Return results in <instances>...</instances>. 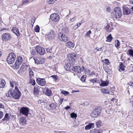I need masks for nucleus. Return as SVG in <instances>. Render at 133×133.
<instances>
[{
    "label": "nucleus",
    "mask_w": 133,
    "mask_h": 133,
    "mask_svg": "<svg viewBox=\"0 0 133 133\" xmlns=\"http://www.w3.org/2000/svg\"><path fill=\"white\" fill-rule=\"evenodd\" d=\"M122 15L121 10L119 7H117L114 9L113 15L115 18H119Z\"/></svg>",
    "instance_id": "f257e3e1"
},
{
    "label": "nucleus",
    "mask_w": 133,
    "mask_h": 133,
    "mask_svg": "<svg viewBox=\"0 0 133 133\" xmlns=\"http://www.w3.org/2000/svg\"><path fill=\"white\" fill-rule=\"evenodd\" d=\"M16 58L15 54L12 52L11 53L9 54L7 57V62L9 64H12L15 61Z\"/></svg>",
    "instance_id": "f03ea898"
},
{
    "label": "nucleus",
    "mask_w": 133,
    "mask_h": 133,
    "mask_svg": "<svg viewBox=\"0 0 133 133\" xmlns=\"http://www.w3.org/2000/svg\"><path fill=\"white\" fill-rule=\"evenodd\" d=\"M101 111V107L99 106L95 108L91 113V116L93 117H97L100 114Z\"/></svg>",
    "instance_id": "7ed1b4c3"
},
{
    "label": "nucleus",
    "mask_w": 133,
    "mask_h": 133,
    "mask_svg": "<svg viewBox=\"0 0 133 133\" xmlns=\"http://www.w3.org/2000/svg\"><path fill=\"white\" fill-rule=\"evenodd\" d=\"M22 62V58L20 56L18 57L17 58V60L13 67L14 69H18L19 65L21 64Z\"/></svg>",
    "instance_id": "20e7f679"
},
{
    "label": "nucleus",
    "mask_w": 133,
    "mask_h": 133,
    "mask_svg": "<svg viewBox=\"0 0 133 133\" xmlns=\"http://www.w3.org/2000/svg\"><path fill=\"white\" fill-rule=\"evenodd\" d=\"M33 59L35 61V63L37 64H42L45 61L44 58L42 57H35Z\"/></svg>",
    "instance_id": "39448f33"
},
{
    "label": "nucleus",
    "mask_w": 133,
    "mask_h": 133,
    "mask_svg": "<svg viewBox=\"0 0 133 133\" xmlns=\"http://www.w3.org/2000/svg\"><path fill=\"white\" fill-rule=\"evenodd\" d=\"M37 53L40 55H43L45 53V50L44 49L39 46H37L35 48Z\"/></svg>",
    "instance_id": "423d86ee"
},
{
    "label": "nucleus",
    "mask_w": 133,
    "mask_h": 133,
    "mask_svg": "<svg viewBox=\"0 0 133 133\" xmlns=\"http://www.w3.org/2000/svg\"><path fill=\"white\" fill-rule=\"evenodd\" d=\"M14 98L15 99H18L19 98L21 95V92L18 90V87L16 86L15 87V90Z\"/></svg>",
    "instance_id": "0eeeda50"
},
{
    "label": "nucleus",
    "mask_w": 133,
    "mask_h": 133,
    "mask_svg": "<svg viewBox=\"0 0 133 133\" xmlns=\"http://www.w3.org/2000/svg\"><path fill=\"white\" fill-rule=\"evenodd\" d=\"M51 19L53 21L58 22L59 19V16L57 14H51L50 16Z\"/></svg>",
    "instance_id": "6e6552de"
},
{
    "label": "nucleus",
    "mask_w": 133,
    "mask_h": 133,
    "mask_svg": "<svg viewBox=\"0 0 133 133\" xmlns=\"http://www.w3.org/2000/svg\"><path fill=\"white\" fill-rule=\"evenodd\" d=\"M59 38L61 41L67 42L68 40V37L64 34L60 32L58 34Z\"/></svg>",
    "instance_id": "1a4fd4ad"
},
{
    "label": "nucleus",
    "mask_w": 133,
    "mask_h": 133,
    "mask_svg": "<svg viewBox=\"0 0 133 133\" xmlns=\"http://www.w3.org/2000/svg\"><path fill=\"white\" fill-rule=\"evenodd\" d=\"M46 37L49 40L53 39L55 37V34L54 31L52 30L48 34L46 35Z\"/></svg>",
    "instance_id": "9d476101"
},
{
    "label": "nucleus",
    "mask_w": 133,
    "mask_h": 133,
    "mask_svg": "<svg viewBox=\"0 0 133 133\" xmlns=\"http://www.w3.org/2000/svg\"><path fill=\"white\" fill-rule=\"evenodd\" d=\"M37 83L41 86H44L46 85V82L45 78H37L36 80Z\"/></svg>",
    "instance_id": "9b49d317"
},
{
    "label": "nucleus",
    "mask_w": 133,
    "mask_h": 133,
    "mask_svg": "<svg viewBox=\"0 0 133 133\" xmlns=\"http://www.w3.org/2000/svg\"><path fill=\"white\" fill-rule=\"evenodd\" d=\"M29 111V108L24 107L21 108L20 110V112L23 115H25L26 116H28Z\"/></svg>",
    "instance_id": "f8f14e48"
},
{
    "label": "nucleus",
    "mask_w": 133,
    "mask_h": 133,
    "mask_svg": "<svg viewBox=\"0 0 133 133\" xmlns=\"http://www.w3.org/2000/svg\"><path fill=\"white\" fill-rule=\"evenodd\" d=\"M11 36L8 33H5L2 34V39L5 41H7L11 38Z\"/></svg>",
    "instance_id": "ddd939ff"
},
{
    "label": "nucleus",
    "mask_w": 133,
    "mask_h": 133,
    "mask_svg": "<svg viewBox=\"0 0 133 133\" xmlns=\"http://www.w3.org/2000/svg\"><path fill=\"white\" fill-rule=\"evenodd\" d=\"M69 59L72 62L75 61L76 58V55L74 53H70L69 54Z\"/></svg>",
    "instance_id": "4468645a"
},
{
    "label": "nucleus",
    "mask_w": 133,
    "mask_h": 133,
    "mask_svg": "<svg viewBox=\"0 0 133 133\" xmlns=\"http://www.w3.org/2000/svg\"><path fill=\"white\" fill-rule=\"evenodd\" d=\"M72 70L78 73H80L82 71V68L80 66H75L73 67Z\"/></svg>",
    "instance_id": "2eb2a0df"
},
{
    "label": "nucleus",
    "mask_w": 133,
    "mask_h": 133,
    "mask_svg": "<svg viewBox=\"0 0 133 133\" xmlns=\"http://www.w3.org/2000/svg\"><path fill=\"white\" fill-rule=\"evenodd\" d=\"M14 91L15 90H10L8 92V93L6 94V96L8 97L14 98Z\"/></svg>",
    "instance_id": "dca6fc26"
},
{
    "label": "nucleus",
    "mask_w": 133,
    "mask_h": 133,
    "mask_svg": "<svg viewBox=\"0 0 133 133\" xmlns=\"http://www.w3.org/2000/svg\"><path fill=\"white\" fill-rule=\"evenodd\" d=\"M26 118L23 117H21L19 119V123L20 124L22 125H24L26 124Z\"/></svg>",
    "instance_id": "f3484780"
},
{
    "label": "nucleus",
    "mask_w": 133,
    "mask_h": 133,
    "mask_svg": "<svg viewBox=\"0 0 133 133\" xmlns=\"http://www.w3.org/2000/svg\"><path fill=\"white\" fill-rule=\"evenodd\" d=\"M123 10L124 13L125 15H129L131 13L130 9H129L126 6L123 7Z\"/></svg>",
    "instance_id": "a211bd4d"
},
{
    "label": "nucleus",
    "mask_w": 133,
    "mask_h": 133,
    "mask_svg": "<svg viewBox=\"0 0 133 133\" xmlns=\"http://www.w3.org/2000/svg\"><path fill=\"white\" fill-rule=\"evenodd\" d=\"M94 127V123H90L88 124V125L85 127V130H87L93 128Z\"/></svg>",
    "instance_id": "6ab92c4d"
},
{
    "label": "nucleus",
    "mask_w": 133,
    "mask_h": 133,
    "mask_svg": "<svg viewBox=\"0 0 133 133\" xmlns=\"http://www.w3.org/2000/svg\"><path fill=\"white\" fill-rule=\"evenodd\" d=\"M12 31L17 36H18L20 35V34L18 28H14L12 29Z\"/></svg>",
    "instance_id": "aec40b11"
},
{
    "label": "nucleus",
    "mask_w": 133,
    "mask_h": 133,
    "mask_svg": "<svg viewBox=\"0 0 133 133\" xmlns=\"http://www.w3.org/2000/svg\"><path fill=\"white\" fill-rule=\"evenodd\" d=\"M39 86L36 85L35 86L34 88V93L35 95H37L39 93Z\"/></svg>",
    "instance_id": "412c9836"
},
{
    "label": "nucleus",
    "mask_w": 133,
    "mask_h": 133,
    "mask_svg": "<svg viewBox=\"0 0 133 133\" xmlns=\"http://www.w3.org/2000/svg\"><path fill=\"white\" fill-rule=\"evenodd\" d=\"M66 46L70 48H72L74 47V44L71 42H68L66 44Z\"/></svg>",
    "instance_id": "4be33fe9"
},
{
    "label": "nucleus",
    "mask_w": 133,
    "mask_h": 133,
    "mask_svg": "<svg viewBox=\"0 0 133 133\" xmlns=\"http://www.w3.org/2000/svg\"><path fill=\"white\" fill-rule=\"evenodd\" d=\"M64 68L66 71H69L71 69L72 66H71L70 64L68 63L65 65Z\"/></svg>",
    "instance_id": "5701e85b"
},
{
    "label": "nucleus",
    "mask_w": 133,
    "mask_h": 133,
    "mask_svg": "<svg viewBox=\"0 0 133 133\" xmlns=\"http://www.w3.org/2000/svg\"><path fill=\"white\" fill-rule=\"evenodd\" d=\"M6 84L5 81L3 79H0V88H4Z\"/></svg>",
    "instance_id": "b1692460"
},
{
    "label": "nucleus",
    "mask_w": 133,
    "mask_h": 133,
    "mask_svg": "<svg viewBox=\"0 0 133 133\" xmlns=\"http://www.w3.org/2000/svg\"><path fill=\"white\" fill-rule=\"evenodd\" d=\"M109 83V82L108 81H104L101 80V84H100V86L103 87L107 86L108 85Z\"/></svg>",
    "instance_id": "393cba45"
},
{
    "label": "nucleus",
    "mask_w": 133,
    "mask_h": 133,
    "mask_svg": "<svg viewBox=\"0 0 133 133\" xmlns=\"http://www.w3.org/2000/svg\"><path fill=\"white\" fill-rule=\"evenodd\" d=\"M29 76L31 78H32L34 76V73L31 68H29Z\"/></svg>",
    "instance_id": "a878e982"
},
{
    "label": "nucleus",
    "mask_w": 133,
    "mask_h": 133,
    "mask_svg": "<svg viewBox=\"0 0 133 133\" xmlns=\"http://www.w3.org/2000/svg\"><path fill=\"white\" fill-rule=\"evenodd\" d=\"M10 86L12 88H13L15 86H17V84L15 81H14L12 80H10Z\"/></svg>",
    "instance_id": "bb28decb"
},
{
    "label": "nucleus",
    "mask_w": 133,
    "mask_h": 133,
    "mask_svg": "<svg viewBox=\"0 0 133 133\" xmlns=\"http://www.w3.org/2000/svg\"><path fill=\"white\" fill-rule=\"evenodd\" d=\"M119 68L118 69V70L121 72L122 71H123L124 70V66L123 64L122 63H121L119 65Z\"/></svg>",
    "instance_id": "cd10ccee"
},
{
    "label": "nucleus",
    "mask_w": 133,
    "mask_h": 133,
    "mask_svg": "<svg viewBox=\"0 0 133 133\" xmlns=\"http://www.w3.org/2000/svg\"><path fill=\"white\" fill-rule=\"evenodd\" d=\"M45 93V94L48 96H50L52 94L51 91L48 89L46 90Z\"/></svg>",
    "instance_id": "c85d7f7f"
},
{
    "label": "nucleus",
    "mask_w": 133,
    "mask_h": 133,
    "mask_svg": "<svg viewBox=\"0 0 133 133\" xmlns=\"http://www.w3.org/2000/svg\"><path fill=\"white\" fill-rule=\"evenodd\" d=\"M27 67L25 65H22L20 68V70L22 72H24L26 69Z\"/></svg>",
    "instance_id": "c756f323"
},
{
    "label": "nucleus",
    "mask_w": 133,
    "mask_h": 133,
    "mask_svg": "<svg viewBox=\"0 0 133 133\" xmlns=\"http://www.w3.org/2000/svg\"><path fill=\"white\" fill-rule=\"evenodd\" d=\"M112 37L111 36V34H110L108 36H107V41L109 42H111L112 39Z\"/></svg>",
    "instance_id": "7c9ffc66"
},
{
    "label": "nucleus",
    "mask_w": 133,
    "mask_h": 133,
    "mask_svg": "<svg viewBox=\"0 0 133 133\" xmlns=\"http://www.w3.org/2000/svg\"><path fill=\"white\" fill-rule=\"evenodd\" d=\"M86 76L84 75L81 78V79L83 82H84L85 81Z\"/></svg>",
    "instance_id": "2f4dec72"
},
{
    "label": "nucleus",
    "mask_w": 133,
    "mask_h": 133,
    "mask_svg": "<svg viewBox=\"0 0 133 133\" xmlns=\"http://www.w3.org/2000/svg\"><path fill=\"white\" fill-rule=\"evenodd\" d=\"M39 27L38 25L36 26L34 28V29L36 32H39Z\"/></svg>",
    "instance_id": "473e14b6"
},
{
    "label": "nucleus",
    "mask_w": 133,
    "mask_h": 133,
    "mask_svg": "<svg viewBox=\"0 0 133 133\" xmlns=\"http://www.w3.org/2000/svg\"><path fill=\"white\" fill-rule=\"evenodd\" d=\"M96 124L97 127L99 128L101 126V121H98L96 123Z\"/></svg>",
    "instance_id": "72a5a7b5"
},
{
    "label": "nucleus",
    "mask_w": 133,
    "mask_h": 133,
    "mask_svg": "<svg viewBox=\"0 0 133 133\" xmlns=\"http://www.w3.org/2000/svg\"><path fill=\"white\" fill-rule=\"evenodd\" d=\"M120 45V43L119 41L117 40L115 41V45L116 47L118 48Z\"/></svg>",
    "instance_id": "f704fd0d"
},
{
    "label": "nucleus",
    "mask_w": 133,
    "mask_h": 133,
    "mask_svg": "<svg viewBox=\"0 0 133 133\" xmlns=\"http://www.w3.org/2000/svg\"><path fill=\"white\" fill-rule=\"evenodd\" d=\"M50 107L52 109H54L55 108L56 106L54 103H52L51 104L49 105Z\"/></svg>",
    "instance_id": "c9c22d12"
},
{
    "label": "nucleus",
    "mask_w": 133,
    "mask_h": 133,
    "mask_svg": "<svg viewBox=\"0 0 133 133\" xmlns=\"http://www.w3.org/2000/svg\"><path fill=\"white\" fill-rule=\"evenodd\" d=\"M108 91L109 90H107L102 89L101 90V91L102 93H103L106 94H108Z\"/></svg>",
    "instance_id": "e433bc0d"
},
{
    "label": "nucleus",
    "mask_w": 133,
    "mask_h": 133,
    "mask_svg": "<svg viewBox=\"0 0 133 133\" xmlns=\"http://www.w3.org/2000/svg\"><path fill=\"white\" fill-rule=\"evenodd\" d=\"M62 31H63L65 33L67 32L68 31V28L66 27H63L62 28Z\"/></svg>",
    "instance_id": "4c0bfd02"
},
{
    "label": "nucleus",
    "mask_w": 133,
    "mask_h": 133,
    "mask_svg": "<svg viewBox=\"0 0 133 133\" xmlns=\"http://www.w3.org/2000/svg\"><path fill=\"white\" fill-rule=\"evenodd\" d=\"M9 118V114H6L5 115L4 117V119H3V121L7 120Z\"/></svg>",
    "instance_id": "58836bf2"
},
{
    "label": "nucleus",
    "mask_w": 133,
    "mask_h": 133,
    "mask_svg": "<svg viewBox=\"0 0 133 133\" xmlns=\"http://www.w3.org/2000/svg\"><path fill=\"white\" fill-rule=\"evenodd\" d=\"M57 75H54L51 76L50 77L52 78L54 81H56L57 79Z\"/></svg>",
    "instance_id": "ea45409f"
},
{
    "label": "nucleus",
    "mask_w": 133,
    "mask_h": 133,
    "mask_svg": "<svg viewBox=\"0 0 133 133\" xmlns=\"http://www.w3.org/2000/svg\"><path fill=\"white\" fill-rule=\"evenodd\" d=\"M71 117V118H73L75 117V118L77 117V115L76 114L74 113H72L70 114Z\"/></svg>",
    "instance_id": "a19ab883"
},
{
    "label": "nucleus",
    "mask_w": 133,
    "mask_h": 133,
    "mask_svg": "<svg viewBox=\"0 0 133 133\" xmlns=\"http://www.w3.org/2000/svg\"><path fill=\"white\" fill-rule=\"evenodd\" d=\"M67 99H64L63 98H61L60 100H58L59 102L60 103V104H61L63 102H64V101H67Z\"/></svg>",
    "instance_id": "79ce46f5"
},
{
    "label": "nucleus",
    "mask_w": 133,
    "mask_h": 133,
    "mask_svg": "<svg viewBox=\"0 0 133 133\" xmlns=\"http://www.w3.org/2000/svg\"><path fill=\"white\" fill-rule=\"evenodd\" d=\"M31 53L32 55L35 56L36 54L35 50L32 49L31 51Z\"/></svg>",
    "instance_id": "37998d69"
},
{
    "label": "nucleus",
    "mask_w": 133,
    "mask_h": 133,
    "mask_svg": "<svg viewBox=\"0 0 133 133\" xmlns=\"http://www.w3.org/2000/svg\"><path fill=\"white\" fill-rule=\"evenodd\" d=\"M55 0H49L48 1V3L49 4H53L55 2Z\"/></svg>",
    "instance_id": "c03bdc74"
},
{
    "label": "nucleus",
    "mask_w": 133,
    "mask_h": 133,
    "mask_svg": "<svg viewBox=\"0 0 133 133\" xmlns=\"http://www.w3.org/2000/svg\"><path fill=\"white\" fill-rule=\"evenodd\" d=\"M61 93L65 95H68L69 94V93L68 92L65 91H61Z\"/></svg>",
    "instance_id": "a18cd8bd"
},
{
    "label": "nucleus",
    "mask_w": 133,
    "mask_h": 133,
    "mask_svg": "<svg viewBox=\"0 0 133 133\" xmlns=\"http://www.w3.org/2000/svg\"><path fill=\"white\" fill-rule=\"evenodd\" d=\"M91 82L94 83H96L97 82L96 78H94L93 79H91L89 80Z\"/></svg>",
    "instance_id": "49530a36"
},
{
    "label": "nucleus",
    "mask_w": 133,
    "mask_h": 133,
    "mask_svg": "<svg viewBox=\"0 0 133 133\" xmlns=\"http://www.w3.org/2000/svg\"><path fill=\"white\" fill-rule=\"evenodd\" d=\"M129 54L133 57V50L131 49H130L129 51Z\"/></svg>",
    "instance_id": "de8ad7c7"
},
{
    "label": "nucleus",
    "mask_w": 133,
    "mask_h": 133,
    "mask_svg": "<svg viewBox=\"0 0 133 133\" xmlns=\"http://www.w3.org/2000/svg\"><path fill=\"white\" fill-rule=\"evenodd\" d=\"M104 63L106 64L107 65H109V60L107 59H105Z\"/></svg>",
    "instance_id": "09e8293b"
},
{
    "label": "nucleus",
    "mask_w": 133,
    "mask_h": 133,
    "mask_svg": "<svg viewBox=\"0 0 133 133\" xmlns=\"http://www.w3.org/2000/svg\"><path fill=\"white\" fill-rule=\"evenodd\" d=\"M29 1V0H25L23 1L22 2V4H27Z\"/></svg>",
    "instance_id": "8fccbe9b"
},
{
    "label": "nucleus",
    "mask_w": 133,
    "mask_h": 133,
    "mask_svg": "<svg viewBox=\"0 0 133 133\" xmlns=\"http://www.w3.org/2000/svg\"><path fill=\"white\" fill-rule=\"evenodd\" d=\"M30 82L31 84H32V85H35V81L34 80H31L30 81Z\"/></svg>",
    "instance_id": "3c124183"
},
{
    "label": "nucleus",
    "mask_w": 133,
    "mask_h": 133,
    "mask_svg": "<svg viewBox=\"0 0 133 133\" xmlns=\"http://www.w3.org/2000/svg\"><path fill=\"white\" fill-rule=\"evenodd\" d=\"M91 31L90 30L87 31V33L85 34V35L87 36H89L90 34L91 33Z\"/></svg>",
    "instance_id": "603ef678"
},
{
    "label": "nucleus",
    "mask_w": 133,
    "mask_h": 133,
    "mask_svg": "<svg viewBox=\"0 0 133 133\" xmlns=\"http://www.w3.org/2000/svg\"><path fill=\"white\" fill-rule=\"evenodd\" d=\"M3 113L2 111H0V119H1L3 117Z\"/></svg>",
    "instance_id": "864d4df0"
},
{
    "label": "nucleus",
    "mask_w": 133,
    "mask_h": 133,
    "mask_svg": "<svg viewBox=\"0 0 133 133\" xmlns=\"http://www.w3.org/2000/svg\"><path fill=\"white\" fill-rule=\"evenodd\" d=\"M46 51L48 52H51L52 49L50 48H48L46 49Z\"/></svg>",
    "instance_id": "5fc2aeb1"
},
{
    "label": "nucleus",
    "mask_w": 133,
    "mask_h": 133,
    "mask_svg": "<svg viewBox=\"0 0 133 133\" xmlns=\"http://www.w3.org/2000/svg\"><path fill=\"white\" fill-rule=\"evenodd\" d=\"M108 94L111 95H113L114 94V93L113 92H112L111 91H108Z\"/></svg>",
    "instance_id": "6e6d98bb"
},
{
    "label": "nucleus",
    "mask_w": 133,
    "mask_h": 133,
    "mask_svg": "<svg viewBox=\"0 0 133 133\" xmlns=\"http://www.w3.org/2000/svg\"><path fill=\"white\" fill-rule=\"evenodd\" d=\"M77 28V26L76 25H75L72 27V29L73 30H75Z\"/></svg>",
    "instance_id": "4d7b16f0"
},
{
    "label": "nucleus",
    "mask_w": 133,
    "mask_h": 133,
    "mask_svg": "<svg viewBox=\"0 0 133 133\" xmlns=\"http://www.w3.org/2000/svg\"><path fill=\"white\" fill-rule=\"evenodd\" d=\"M0 108H4V106L3 104H0Z\"/></svg>",
    "instance_id": "13d9d810"
},
{
    "label": "nucleus",
    "mask_w": 133,
    "mask_h": 133,
    "mask_svg": "<svg viewBox=\"0 0 133 133\" xmlns=\"http://www.w3.org/2000/svg\"><path fill=\"white\" fill-rule=\"evenodd\" d=\"M76 25L77 26V28L81 26L80 24H79L78 23H76Z\"/></svg>",
    "instance_id": "bf43d9fd"
},
{
    "label": "nucleus",
    "mask_w": 133,
    "mask_h": 133,
    "mask_svg": "<svg viewBox=\"0 0 133 133\" xmlns=\"http://www.w3.org/2000/svg\"><path fill=\"white\" fill-rule=\"evenodd\" d=\"M75 18V17H74V18H70V21L72 22L74 21L75 20V19H73Z\"/></svg>",
    "instance_id": "052dcab7"
},
{
    "label": "nucleus",
    "mask_w": 133,
    "mask_h": 133,
    "mask_svg": "<svg viewBox=\"0 0 133 133\" xmlns=\"http://www.w3.org/2000/svg\"><path fill=\"white\" fill-rule=\"evenodd\" d=\"M103 132V130L102 129H99L97 133H102Z\"/></svg>",
    "instance_id": "680f3d73"
},
{
    "label": "nucleus",
    "mask_w": 133,
    "mask_h": 133,
    "mask_svg": "<svg viewBox=\"0 0 133 133\" xmlns=\"http://www.w3.org/2000/svg\"><path fill=\"white\" fill-rule=\"evenodd\" d=\"M70 107L69 106H67V107H65V109L66 110H68V109H69L70 108Z\"/></svg>",
    "instance_id": "e2e57ef3"
},
{
    "label": "nucleus",
    "mask_w": 133,
    "mask_h": 133,
    "mask_svg": "<svg viewBox=\"0 0 133 133\" xmlns=\"http://www.w3.org/2000/svg\"><path fill=\"white\" fill-rule=\"evenodd\" d=\"M129 85L133 87V83L131 82H130L129 83Z\"/></svg>",
    "instance_id": "0e129e2a"
},
{
    "label": "nucleus",
    "mask_w": 133,
    "mask_h": 133,
    "mask_svg": "<svg viewBox=\"0 0 133 133\" xmlns=\"http://www.w3.org/2000/svg\"><path fill=\"white\" fill-rule=\"evenodd\" d=\"M82 70H83L84 71H86V69L84 66H82Z\"/></svg>",
    "instance_id": "69168bd1"
},
{
    "label": "nucleus",
    "mask_w": 133,
    "mask_h": 133,
    "mask_svg": "<svg viewBox=\"0 0 133 133\" xmlns=\"http://www.w3.org/2000/svg\"><path fill=\"white\" fill-rule=\"evenodd\" d=\"M69 15H72L73 14L72 12L71 11V10H69Z\"/></svg>",
    "instance_id": "338daca9"
},
{
    "label": "nucleus",
    "mask_w": 133,
    "mask_h": 133,
    "mask_svg": "<svg viewBox=\"0 0 133 133\" xmlns=\"http://www.w3.org/2000/svg\"><path fill=\"white\" fill-rule=\"evenodd\" d=\"M63 132L62 131H56L55 132V133H62Z\"/></svg>",
    "instance_id": "774afa93"
}]
</instances>
